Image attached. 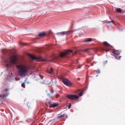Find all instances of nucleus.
Wrapping results in <instances>:
<instances>
[{
  "label": "nucleus",
  "instance_id": "31",
  "mask_svg": "<svg viewBox=\"0 0 125 125\" xmlns=\"http://www.w3.org/2000/svg\"><path fill=\"white\" fill-rule=\"evenodd\" d=\"M105 51H109V50H105Z\"/></svg>",
  "mask_w": 125,
  "mask_h": 125
},
{
  "label": "nucleus",
  "instance_id": "13",
  "mask_svg": "<svg viewBox=\"0 0 125 125\" xmlns=\"http://www.w3.org/2000/svg\"><path fill=\"white\" fill-rule=\"evenodd\" d=\"M104 45H105V46H108V47H113V46H112L111 45H110V44H109L108 42H103Z\"/></svg>",
  "mask_w": 125,
  "mask_h": 125
},
{
  "label": "nucleus",
  "instance_id": "27",
  "mask_svg": "<svg viewBox=\"0 0 125 125\" xmlns=\"http://www.w3.org/2000/svg\"><path fill=\"white\" fill-rule=\"evenodd\" d=\"M80 91H81V90H77V91H76V93H78V92H80Z\"/></svg>",
  "mask_w": 125,
  "mask_h": 125
},
{
  "label": "nucleus",
  "instance_id": "12",
  "mask_svg": "<svg viewBox=\"0 0 125 125\" xmlns=\"http://www.w3.org/2000/svg\"><path fill=\"white\" fill-rule=\"evenodd\" d=\"M48 73H49L50 75H54V73L53 72V69H52V68H50V70L48 71Z\"/></svg>",
  "mask_w": 125,
  "mask_h": 125
},
{
  "label": "nucleus",
  "instance_id": "20",
  "mask_svg": "<svg viewBox=\"0 0 125 125\" xmlns=\"http://www.w3.org/2000/svg\"><path fill=\"white\" fill-rule=\"evenodd\" d=\"M22 87H25V83H21Z\"/></svg>",
  "mask_w": 125,
  "mask_h": 125
},
{
  "label": "nucleus",
  "instance_id": "18",
  "mask_svg": "<svg viewBox=\"0 0 125 125\" xmlns=\"http://www.w3.org/2000/svg\"><path fill=\"white\" fill-rule=\"evenodd\" d=\"M65 114H62L61 115H59L58 116V119H60L61 118H63V117H65Z\"/></svg>",
  "mask_w": 125,
  "mask_h": 125
},
{
  "label": "nucleus",
  "instance_id": "8",
  "mask_svg": "<svg viewBox=\"0 0 125 125\" xmlns=\"http://www.w3.org/2000/svg\"><path fill=\"white\" fill-rule=\"evenodd\" d=\"M63 83L67 85V86H72V83H71L68 79H64L62 81Z\"/></svg>",
  "mask_w": 125,
  "mask_h": 125
},
{
  "label": "nucleus",
  "instance_id": "1",
  "mask_svg": "<svg viewBox=\"0 0 125 125\" xmlns=\"http://www.w3.org/2000/svg\"><path fill=\"white\" fill-rule=\"evenodd\" d=\"M18 76L21 78H25L29 75L30 72V66L25 64H19L16 65Z\"/></svg>",
  "mask_w": 125,
  "mask_h": 125
},
{
  "label": "nucleus",
  "instance_id": "29",
  "mask_svg": "<svg viewBox=\"0 0 125 125\" xmlns=\"http://www.w3.org/2000/svg\"><path fill=\"white\" fill-rule=\"evenodd\" d=\"M19 44H23V43H22L21 42H20Z\"/></svg>",
  "mask_w": 125,
  "mask_h": 125
},
{
  "label": "nucleus",
  "instance_id": "9",
  "mask_svg": "<svg viewBox=\"0 0 125 125\" xmlns=\"http://www.w3.org/2000/svg\"><path fill=\"white\" fill-rule=\"evenodd\" d=\"M71 33V31H62L61 32H58L57 33V35L58 36H68L69 34Z\"/></svg>",
  "mask_w": 125,
  "mask_h": 125
},
{
  "label": "nucleus",
  "instance_id": "30",
  "mask_svg": "<svg viewBox=\"0 0 125 125\" xmlns=\"http://www.w3.org/2000/svg\"><path fill=\"white\" fill-rule=\"evenodd\" d=\"M91 65H92V66H93V64L92 63V64H91Z\"/></svg>",
  "mask_w": 125,
  "mask_h": 125
},
{
  "label": "nucleus",
  "instance_id": "21",
  "mask_svg": "<svg viewBox=\"0 0 125 125\" xmlns=\"http://www.w3.org/2000/svg\"><path fill=\"white\" fill-rule=\"evenodd\" d=\"M83 92L82 91V92L79 94V96H83Z\"/></svg>",
  "mask_w": 125,
  "mask_h": 125
},
{
  "label": "nucleus",
  "instance_id": "33",
  "mask_svg": "<svg viewBox=\"0 0 125 125\" xmlns=\"http://www.w3.org/2000/svg\"><path fill=\"white\" fill-rule=\"evenodd\" d=\"M124 12H125V11Z\"/></svg>",
  "mask_w": 125,
  "mask_h": 125
},
{
  "label": "nucleus",
  "instance_id": "10",
  "mask_svg": "<svg viewBox=\"0 0 125 125\" xmlns=\"http://www.w3.org/2000/svg\"><path fill=\"white\" fill-rule=\"evenodd\" d=\"M72 51L70 50L65 51L64 52L61 53L60 56V57H64V56H66V55L69 54V53H72Z\"/></svg>",
  "mask_w": 125,
  "mask_h": 125
},
{
  "label": "nucleus",
  "instance_id": "3",
  "mask_svg": "<svg viewBox=\"0 0 125 125\" xmlns=\"http://www.w3.org/2000/svg\"><path fill=\"white\" fill-rule=\"evenodd\" d=\"M30 58H32L33 60H36L38 62H40L41 61H44V59L42 58V57H36L31 54H28Z\"/></svg>",
  "mask_w": 125,
  "mask_h": 125
},
{
  "label": "nucleus",
  "instance_id": "24",
  "mask_svg": "<svg viewBox=\"0 0 125 125\" xmlns=\"http://www.w3.org/2000/svg\"><path fill=\"white\" fill-rule=\"evenodd\" d=\"M56 98H58L59 97V94H57L56 96Z\"/></svg>",
  "mask_w": 125,
  "mask_h": 125
},
{
  "label": "nucleus",
  "instance_id": "22",
  "mask_svg": "<svg viewBox=\"0 0 125 125\" xmlns=\"http://www.w3.org/2000/svg\"><path fill=\"white\" fill-rule=\"evenodd\" d=\"M100 70H98L97 71V74H100Z\"/></svg>",
  "mask_w": 125,
  "mask_h": 125
},
{
  "label": "nucleus",
  "instance_id": "16",
  "mask_svg": "<svg viewBox=\"0 0 125 125\" xmlns=\"http://www.w3.org/2000/svg\"><path fill=\"white\" fill-rule=\"evenodd\" d=\"M39 37H44L45 36V33L42 32L38 34Z\"/></svg>",
  "mask_w": 125,
  "mask_h": 125
},
{
  "label": "nucleus",
  "instance_id": "32",
  "mask_svg": "<svg viewBox=\"0 0 125 125\" xmlns=\"http://www.w3.org/2000/svg\"><path fill=\"white\" fill-rule=\"evenodd\" d=\"M76 53H77V52H75V54H76Z\"/></svg>",
  "mask_w": 125,
  "mask_h": 125
},
{
  "label": "nucleus",
  "instance_id": "17",
  "mask_svg": "<svg viewBox=\"0 0 125 125\" xmlns=\"http://www.w3.org/2000/svg\"><path fill=\"white\" fill-rule=\"evenodd\" d=\"M53 94V92H51L50 94H48V97H50V98H52Z\"/></svg>",
  "mask_w": 125,
  "mask_h": 125
},
{
  "label": "nucleus",
  "instance_id": "14",
  "mask_svg": "<svg viewBox=\"0 0 125 125\" xmlns=\"http://www.w3.org/2000/svg\"><path fill=\"white\" fill-rule=\"evenodd\" d=\"M116 11H117V12H119V13H125V11H122V9H121V8H117L116 9Z\"/></svg>",
  "mask_w": 125,
  "mask_h": 125
},
{
  "label": "nucleus",
  "instance_id": "15",
  "mask_svg": "<svg viewBox=\"0 0 125 125\" xmlns=\"http://www.w3.org/2000/svg\"><path fill=\"white\" fill-rule=\"evenodd\" d=\"M84 42H92V39L88 38V39H86Z\"/></svg>",
  "mask_w": 125,
  "mask_h": 125
},
{
  "label": "nucleus",
  "instance_id": "11",
  "mask_svg": "<svg viewBox=\"0 0 125 125\" xmlns=\"http://www.w3.org/2000/svg\"><path fill=\"white\" fill-rule=\"evenodd\" d=\"M8 90H9V89H8V88H6L5 89L4 92L5 91V92L3 95V98H6V97H7V96L9 95V92H8Z\"/></svg>",
  "mask_w": 125,
  "mask_h": 125
},
{
  "label": "nucleus",
  "instance_id": "4",
  "mask_svg": "<svg viewBox=\"0 0 125 125\" xmlns=\"http://www.w3.org/2000/svg\"><path fill=\"white\" fill-rule=\"evenodd\" d=\"M112 54L116 59H120V58H122V56H120V54H121L120 51L114 49L112 51Z\"/></svg>",
  "mask_w": 125,
  "mask_h": 125
},
{
  "label": "nucleus",
  "instance_id": "6",
  "mask_svg": "<svg viewBox=\"0 0 125 125\" xmlns=\"http://www.w3.org/2000/svg\"><path fill=\"white\" fill-rule=\"evenodd\" d=\"M46 104L47 106L49 105L50 108H55L56 107H57V106H59V104L58 103H53L51 104V101H49L48 102H46Z\"/></svg>",
  "mask_w": 125,
  "mask_h": 125
},
{
  "label": "nucleus",
  "instance_id": "25",
  "mask_svg": "<svg viewBox=\"0 0 125 125\" xmlns=\"http://www.w3.org/2000/svg\"><path fill=\"white\" fill-rule=\"evenodd\" d=\"M1 97H2V98H3V95H0V98H1Z\"/></svg>",
  "mask_w": 125,
  "mask_h": 125
},
{
  "label": "nucleus",
  "instance_id": "26",
  "mask_svg": "<svg viewBox=\"0 0 125 125\" xmlns=\"http://www.w3.org/2000/svg\"><path fill=\"white\" fill-rule=\"evenodd\" d=\"M100 50H101V51H104V49L101 48Z\"/></svg>",
  "mask_w": 125,
  "mask_h": 125
},
{
  "label": "nucleus",
  "instance_id": "28",
  "mask_svg": "<svg viewBox=\"0 0 125 125\" xmlns=\"http://www.w3.org/2000/svg\"><path fill=\"white\" fill-rule=\"evenodd\" d=\"M78 68H79V69L82 68V66H81V65H79V66H78Z\"/></svg>",
  "mask_w": 125,
  "mask_h": 125
},
{
  "label": "nucleus",
  "instance_id": "2",
  "mask_svg": "<svg viewBox=\"0 0 125 125\" xmlns=\"http://www.w3.org/2000/svg\"><path fill=\"white\" fill-rule=\"evenodd\" d=\"M18 59V58L15 55L11 57L10 59H6L5 62L6 64L7 69H8V68H12V67H14V65L16 64Z\"/></svg>",
  "mask_w": 125,
  "mask_h": 125
},
{
  "label": "nucleus",
  "instance_id": "7",
  "mask_svg": "<svg viewBox=\"0 0 125 125\" xmlns=\"http://www.w3.org/2000/svg\"><path fill=\"white\" fill-rule=\"evenodd\" d=\"M67 98L70 100H76L79 99V97L76 95L70 94L66 96Z\"/></svg>",
  "mask_w": 125,
  "mask_h": 125
},
{
  "label": "nucleus",
  "instance_id": "23",
  "mask_svg": "<svg viewBox=\"0 0 125 125\" xmlns=\"http://www.w3.org/2000/svg\"><path fill=\"white\" fill-rule=\"evenodd\" d=\"M68 109H70L71 108V104H69V105L68 106Z\"/></svg>",
  "mask_w": 125,
  "mask_h": 125
},
{
  "label": "nucleus",
  "instance_id": "19",
  "mask_svg": "<svg viewBox=\"0 0 125 125\" xmlns=\"http://www.w3.org/2000/svg\"><path fill=\"white\" fill-rule=\"evenodd\" d=\"M105 24H108V23H114V21H106L105 22H104Z\"/></svg>",
  "mask_w": 125,
  "mask_h": 125
},
{
  "label": "nucleus",
  "instance_id": "5",
  "mask_svg": "<svg viewBox=\"0 0 125 125\" xmlns=\"http://www.w3.org/2000/svg\"><path fill=\"white\" fill-rule=\"evenodd\" d=\"M84 52H88L89 54H92L93 52H95L96 51H98V48H93L91 49H85L83 50Z\"/></svg>",
  "mask_w": 125,
  "mask_h": 125
}]
</instances>
